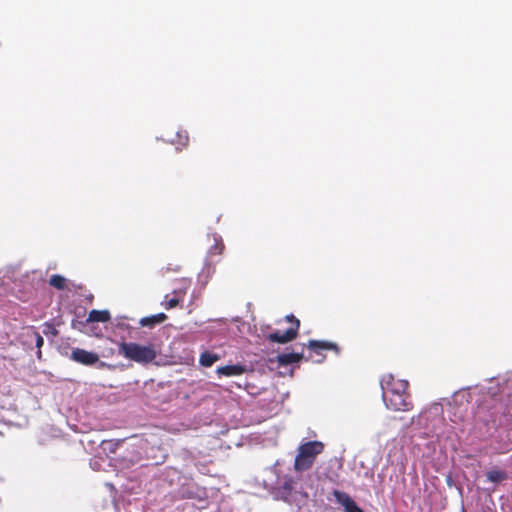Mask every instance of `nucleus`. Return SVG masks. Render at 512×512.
Instances as JSON below:
<instances>
[{
  "label": "nucleus",
  "instance_id": "obj_15",
  "mask_svg": "<svg viewBox=\"0 0 512 512\" xmlns=\"http://www.w3.org/2000/svg\"><path fill=\"white\" fill-rule=\"evenodd\" d=\"M506 477V473L501 470H491L487 473V479L493 483H499L505 480Z\"/></svg>",
  "mask_w": 512,
  "mask_h": 512
},
{
  "label": "nucleus",
  "instance_id": "obj_5",
  "mask_svg": "<svg viewBox=\"0 0 512 512\" xmlns=\"http://www.w3.org/2000/svg\"><path fill=\"white\" fill-rule=\"evenodd\" d=\"M306 346L312 353H315L317 356H319V358L313 359V356L309 354L306 357V360L311 359L316 363H321L325 359V355L322 354L323 350H333L336 352V354L340 353V348L338 345L330 341L309 340Z\"/></svg>",
  "mask_w": 512,
  "mask_h": 512
},
{
  "label": "nucleus",
  "instance_id": "obj_18",
  "mask_svg": "<svg viewBox=\"0 0 512 512\" xmlns=\"http://www.w3.org/2000/svg\"><path fill=\"white\" fill-rule=\"evenodd\" d=\"M177 136H178V141H177V143H178V144H180V145H182V146H187L188 141H189V137H188L187 132H185V131H184L183 133H180V132H179V133L177 134Z\"/></svg>",
  "mask_w": 512,
  "mask_h": 512
},
{
  "label": "nucleus",
  "instance_id": "obj_10",
  "mask_svg": "<svg viewBox=\"0 0 512 512\" xmlns=\"http://www.w3.org/2000/svg\"><path fill=\"white\" fill-rule=\"evenodd\" d=\"M304 358L303 353H282L277 355V362L280 366H287L298 363Z\"/></svg>",
  "mask_w": 512,
  "mask_h": 512
},
{
  "label": "nucleus",
  "instance_id": "obj_8",
  "mask_svg": "<svg viewBox=\"0 0 512 512\" xmlns=\"http://www.w3.org/2000/svg\"><path fill=\"white\" fill-rule=\"evenodd\" d=\"M246 372V368L241 364L225 365L217 369V373L223 376H239Z\"/></svg>",
  "mask_w": 512,
  "mask_h": 512
},
{
  "label": "nucleus",
  "instance_id": "obj_2",
  "mask_svg": "<svg viewBox=\"0 0 512 512\" xmlns=\"http://www.w3.org/2000/svg\"><path fill=\"white\" fill-rule=\"evenodd\" d=\"M119 354L124 358L141 365L152 363L157 357L154 344L141 345L135 342H121Z\"/></svg>",
  "mask_w": 512,
  "mask_h": 512
},
{
  "label": "nucleus",
  "instance_id": "obj_1",
  "mask_svg": "<svg viewBox=\"0 0 512 512\" xmlns=\"http://www.w3.org/2000/svg\"><path fill=\"white\" fill-rule=\"evenodd\" d=\"M409 383L396 379L392 374L381 379L382 397L386 407L393 411H409L413 405L408 392Z\"/></svg>",
  "mask_w": 512,
  "mask_h": 512
},
{
  "label": "nucleus",
  "instance_id": "obj_7",
  "mask_svg": "<svg viewBox=\"0 0 512 512\" xmlns=\"http://www.w3.org/2000/svg\"><path fill=\"white\" fill-rule=\"evenodd\" d=\"M333 495L336 501L343 506L345 512H364L347 493L334 490Z\"/></svg>",
  "mask_w": 512,
  "mask_h": 512
},
{
  "label": "nucleus",
  "instance_id": "obj_19",
  "mask_svg": "<svg viewBox=\"0 0 512 512\" xmlns=\"http://www.w3.org/2000/svg\"><path fill=\"white\" fill-rule=\"evenodd\" d=\"M44 326H45L44 334H46V335L51 334V335H53V336H56V335L58 334V331H57V329L54 327V325H53V324L46 322V323L44 324Z\"/></svg>",
  "mask_w": 512,
  "mask_h": 512
},
{
  "label": "nucleus",
  "instance_id": "obj_3",
  "mask_svg": "<svg viewBox=\"0 0 512 512\" xmlns=\"http://www.w3.org/2000/svg\"><path fill=\"white\" fill-rule=\"evenodd\" d=\"M324 450V444L320 441H308L298 448V453L294 461L296 471H306L310 469L317 457Z\"/></svg>",
  "mask_w": 512,
  "mask_h": 512
},
{
  "label": "nucleus",
  "instance_id": "obj_21",
  "mask_svg": "<svg viewBox=\"0 0 512 512\" xmlns=\"http://www.w3.org/2000/svg\"><path fill=\"white\" fill-rule=\"evenodd\" d=\"M99 366L103 367V366H105V363L104 362H100Z\"/></svg>",
  "mask_w": 512,
  "mask_h": 512
},
{
  "label": "nucleus",
  "instance_id": "obj_4",
  "mask_svg": "<svg viewBox=\"0 0 512 512\" xmlns=\"http://www.w3.org/2000/svg\"><path fill=\"white\" fill-rule=\"evenodd\" d=\"M285 320L291 323V326L284 332L275 331L267 335V340L273 343L285 344L296 339L299 333L300 321L293 315L285 316Z\"/></svg>",
  "mask_w": 512,
  "mask_h": 512
},
{
  "label": "nucleus",
  "instance_id": "obj_12",
  "mask_svg": "<svg viewBox=\"0 0 512 512\" xmlns=\"http://www.w3.org/2000/svg\"><path fill=\"white\" fill-rule=\"evenodd\" d=\"M185 295V291L183 290H174L173 291V297L170 299L168 298V295L165 296V308L166 309H173L176 306H178L179 302L181 301L182 297Z\"/></svg>",
  "mask_w": 512,
  "mask_h": 512
},
{
  "label": "nucleus",
  "instance_id": "obj_16",
  "mask_svg": "<svg viewBox=\"0 0 512 512\" xmlns=\"http://www.w3.org/2000/svg\"><path fill=\"white\" fill-rule=\"evenodd\" d=\"M214 245H212L209 249V254L210 255H220L223 253L224 249H225V245L222 241V239H218L216 237H214Z\"/></svg>",
  "mask_w": 512,
  "mask_h": 512
},
{
  "label": "nucleus",
  "instance_id": "obj_13",
  "mask_svg": "<svg viewBox=\"0 0 512 512\" xmlns=\"http://www.w3.org/2000/svg\"><path fill=\"white\" fill-rule=\"evenodd\" d=\"M219 359L217 354L205 351L200 355L199 363L204 367H211Z\"/></svg>",
  "mask_w": 512,
  "mask_h": 512
},
{
  "label": "nucleus",
  "instance_id": "obj_14",
  "mask_svg": "<svg viewBox=\"0 0 512 512\" xmlns=\"http://www.w3.org/2000/svg\"><path fill=\"white\" fill-rule=\"evenodd\" d=\"M49 285L57 290H65L67 288V279L62 275L55 274L50 277Z\"/></svg>",
  "mask_w": 512,
  "mask_h": 512
},
{
  "label": "nucleus",
  "instance_id": "obj_6",
  "mask_svg": "<svg viewBox=\"0 0 512 512\" xmlns=\"http://www.w3.org/2000/svg\"><path fill=\"white\" fill-rule=\"evenodd\" d=\"M70 358L77 363L82 365L91 366L99 362L98 354L89 352L81 348H74L71 352Z\"/></svg>",
  "mask_w": 512,
  "mask_h": 512
},
{
  "label": "nucleus",
  "instance_id": "obj_17",
  "mask_svg": "<svg viewBox=\"0 0 512 512\" xmlns=\"http://www.w3.org/2000/svg\"><path fill=\"white\" fill-rule=\"evenodd\" d=\"M33 336L35 338V345L38 348V358H41V347L44 344V339L37 331H33Z\"/></svg>",
  "mask_w": 512,
  "mask_h": 512
},
{
  "label": "nucleus",
  "instance_id": "obj_11",
  "mask_svg": "<svg viewBox=\"0 0 512 512\" xmlns=\"http://www.w3.org/2000/svg\"><path fill=\"white\" fill-rule=\"evenodd\" d=\"M111 319L108 310H91L88 314L87 322H108Z\"/></svg>",
  "mask_w": 512,
  "mask_h": 512
},
{
  "label": "nucleus",
  "instance_id": "obj_9",
  "mask_svg": "<svg viewBox=\"0 0 512 512\" xmlns=\"http://www.w3.org/2000/svg\"><path fill=\"white\" fill-rule=\"evenodd\" d=\"M167 319V315L165 313H158L155 315L143 317L139 320V324L142 327L154 328L156 325L162 324Z\"/></svg>",
  "mask_w": 512,
  "mask_h": 512
},
{
  "label": "nucleus",
  "instance_id": "obj_20",
  "mask_svg": "<svg viewBox=\"0 0 512 512\" xmlns=\"http://www.w3.org/2000/svg\"><path fill=\"white\" fill-rule=\"evenodd\" d=\"M294 484H295L294 480L292 478H289V479L285 480V482L282 485V488L285 491H291L294 488Z\"/></svg>",
  "mask_w": 512,
  "mask_h": 512
}]
</instances>
